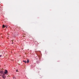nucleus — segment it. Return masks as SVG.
<instances>
[{
    "label": "nucleus",
    "mask_w": 79,
    "mask_h": 79,
    "mask_svg": "<svg viewBox=\"0 0 79 79\" xmlns=\"http://www.w3.org/2000/svg\"><path fill=\"white\" fill-rule=\"evenodd\" d=\"M2 77L3 79H5L6 78V76H5V74L3 73V75H2Z\"/></svg>",
    "instance_id": "nucleus-1"
},
{
    "label": "nucleus",
    "mask_w": 79,
    "mask_h": 79,
    "mask_svg": "<svg viewBox=\"0 0 79 79\" xmlns=\"http://www.w3.org/2000/svg\"><path fill=\"white\" fill-rule=\"evenodd\" d=\"M8 73V71H7V70H5V71L4 72V74H6Z\"/></svg>",
    "instance_id": "nucleus-2"
},
{
    "label": "nucleus",
    "mask_w": 79,
    "mask_h": 79,
    "mask_svg": "<svg viewBox=\"0 0 79 79\" xmlns=\"http://www.w3.org/2000/svg\"><path fill=\"white\" fill-rule=\"evenodd\" d=\"M4 72L3 71H1L0 72V74H3Z\"/></svg>",
    "instance_id": "nucleus-3"
},
{
    "label": "nucleus",
    "mask_w": 79,
    "mask_h": 79,
    "mask_svg": "<svg viewBox=\"0 0 79 79\" xmlns=\"http://www.w3.org/2000/svg\"><path fill=\"white\" fill-rule=\"evenodd\" d=\"M2 27H3V28H4V27H5V25H2Z\"/></svg>",
    "instance_id": "nucleus-4"
},
{
    "label": "nucleus",
    "mask_w": 79,
    "mask_h": 79,
    "mask_svg": "<svg viewBox=\"0 0 79 79\" xmlns=\"http://www.w3.org/2000/svg\"><path fill=\"white\" fill-rule=\"evenodd\" d=\"M29 60H27V63H29Z\"/></svg>",
    "instance_id": "nucleus-5"
},
{
    "label": "nucleus",
    "mask_w": 79,
    "mask_h": 79,
    "mask_svg": "<svg viewBox=\"0 0 79 79\" xmlns=\"http://www.w3.org/2000/svg\"><path fill=\"white\" fill-rule=\"evenodd\" d=\"M5 27L7 28V27H8V26H7V25H5Z\"/></svg>",
    "instance_id": "nucleus-6"
},
{
    "label": "nucleus",
    "mask_w": 79,
    "mask_h": 79,
    "mask_svg": "<svg viewBox=\"0 0 79 79\" xmlns=\"http://www.w3.org/2000/svg\"><path fill=\"white\" fill-rule=\"evenodd\" d=\"M23 62H24V63H26V60H25V61L23 60Z\"/></svg>",
    "instance_id": "nucleus-7"
},
{
    "label": "nucleus",
    "mask_w": 79,
    "mask_h": 79,
    "mask_svg": "<svg viewBox=\"0 0 79 79\" xmlns=\"http://www.w3.org/2000/svg\"><path fill=\"white\" fill-rule=\"evenodd\" d=\"M13 79H16V77H13Z\"/></svg>",
    "instance_id": "nucleus-8"
},
{
    "label": "nucleus",
    "mask_w": 79,
    "mask_h": 79,
    "mask_svg": "<svg viewBox=\"0 0 79 79\" xmlns=\"http://www.w3.org/2000/svg\"><path fill=\"white\" fill-rule=\"evenodd\" d=\"M18 70H16V72H18Z\"/></svg>",
    "instance_id": "nucleus-9"
},
{
    "label": "nucleus",
    "mask_w": 79,
    "mask_h": 79,
    "mask_svg": "<svg viewBox=\"0 0 79 79\" xmlns=\"http://www.w3.org/2000/svg\"><path fill=\"white\" fill-rule=\"evenodd\" d=\"M2 55H0V57H2Z\"/></svg>",
    "instance_id": "nucleus-10"
},
{
    "label": "nucleus",
    "mask_w": 79,
    "mask_h": 79,
    "mask_svg": "<svg viewBox=\"0 0 79 79\" xmlns=\"http://www.w3.org/2000/svg\"><path fill=\"white\" fill-rule=\"evenodd\" d=\"M3 54H5L4 53L2 52Z\"/></svg>",
    "instance_id": "nucleus-11"
},
{
    "label": "nucleus",
    "mask_w": 79,
    "mask_h": 79,
    "mask_svg": "<svg viewBox=\"0 0 79 79\" xmlns=\"http://www.w3.org/2000/svg\"><path fill=\"white\" fill-rule=\"evenodd\" d=\"M12 44H13V43H12Z\"/></svg>",
    "instance_id": "nucleus-12"
},
{
    "label": "nucleus",
    "mask_w": 79,
    "mask_h": 79,
    "mask_svg": "<svg viewBox=\"0 0 79 79\" xmlns=\"http://www.w3.org/2000/svg\"><path fill=\"white\" fill-rule=\"evenodd\" d=\"M0 76H1V75H0Z\"/></svg>",
    "instance_id": "nucleus-13"
}]
</instances>
